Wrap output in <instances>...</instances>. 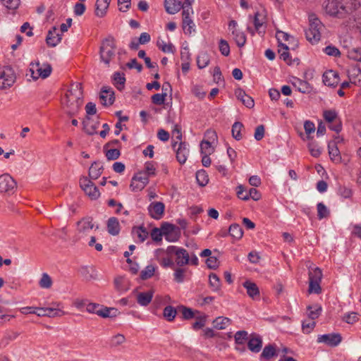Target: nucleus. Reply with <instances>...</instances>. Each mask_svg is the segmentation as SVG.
<instances>
[{
  "label": "nucleus",
  "instance_id": "nucleus-62",
  "mask_svg": "<svg viewBox=\"0 0 361 361\" xmlns=\"http://www.w3.org/2000/svg\"><path fill=\"white\" fill-rule=\"evenodd\" d=\"M166 97V92L157 93L152 96V102L156 105H161L164 103Z\"/></svg>",
  "mask_w": 361,
  "mask_h": 361
},
{
  "label": "nucleus",
  "instance_id": "nucleus-43",
  "mask_svg": "<svg viewBox=\"0 0 361 361\" xmlns=\"http://www.w3.org/2000/svg\"><path fill=\"white\" fill-rule=\"evenodd\" d=\"M209 63V54L205 52H201L197 57V66L200 69H202L207 66Z\"/></svg>",
  "mask_w": 361,
  "mask_h": 361
},
{
  "label": "nucleus",
  "instance_id": "nucleus-63",
  "mask_svg": "<svg viewBox=\"0 0 361 361\" xmlns=\"http://www.w3.org/2000/svg\"><path fill=\"white\" fill-rule=\"evenodd\" d=\"M219 51L221 54L225 56H227L230 54V47L228 42L225 39H220L219 41Z\"/></svg>",
  "mask_w": 361,
  "mask_h": 361
},
{
  "label": "nucleus",
  "instance_id": "nucleus-12",
  "mask_svg": "<svg viewBox=\"0 0 361 361\" xmlns=\"http://www.w3.org/2000/svg\"><path fill=\"white\" fill-rule=\"evenodd\" d=\"M165 205L161 202H152L148 207L150 216L154 219H160L164 212Z\"/></svg>",
  "mask_w": 361,
  "mask_h": 361
},
{
  "label": "nucleus",
  "instance_id": "nucleus-24",
  "mask_svg": "<svg viewBox=\"0 0 361 361\" xmlns=\"http://www.w3.org/2000/svg\"><path fill=\"white\" fill-rule=\"evenodd\" d=\"M108 233L112 235H117L120 233V224L116 217H110L106 224Z\"/></svg>",
  "mask_w": 361,
  "mask_h": 361
},
{
  "label": "nucleus",
  "instance_id": "nucleus-51",
  "mask_svg": "<svg viewBox=\"0 0 361 361\" xmlns=\"http://www.w3.org/2000/svg\"><path fill=\"white\" fill-rule=\"evenodd\" d=\"M52 279L47 273H43L39 281V285L42 288H50L52 286Z\"/></svg>",
  "mask_w": 361,
  "mask_h": 361
},
{
  "label": "nucleus",
  "instance_id": "nucleus-22",
  "mask_svg": "<svg viewBox=\"0 0 361 361\" xmlns=\"http://www.w3.org/2000/svg\"><path fill=\"white\" fill-rule=\"evenodd\" d=\"M189 154V149L187 147L185 142H180L178 148L176 150V159L180 164H183L187 160L188 155Z\"/></svg>",
  "mask_w": 361,
  "mask_h": 361
},
{
  "label": "nucleus",
  "instance_id": "nucleus-29",
  "mask_svg": "<svg viewBox=\"0 0 361 361\" xmlns=\"http://www.w3.org/2000/svg\"><path fill=\"white\" fill-rule=\"evenodd\" d=\"M279 54H280V59L283 60L288 65L293 64V61L290 56V54L288 52L289 47L287 44L280 42V45H279Z\"/></svg>",
  "mask_w": 361,
  "mask_h": 361
},
{
  "label": "nucleus",
  "instance_id": "nucleus-9",
  "mask_svg": "<svg viewBox=\"0 0 361 361\" xmlns=\"http://www.w3.org/2000/svg\"><path fill=\"white\" fill-rule=\"evenodd\" d=\"M342 341V337L340 334H327L319 335L317 337V343H324L329 346L336 347Z\"/></svg>",
  "mask_w": 361,
  "mask_h": 361
},
{
  "label": "nucleus",
  "instance_id": "nucleus-54",
  "mask_svg": "<svg viewBox=\"0 0 361 361\" xmlns=\"http://www.w3.org/2000/svg\"><path fill=\"white\" fill-rule=\"evenodd\" d=\"M348 57L350 59L361 62V48H353L348 51Z\"/></svg>",
  "mask_w": 361,
  "mask_h": 361
},
{
  "label": "nucleus",
  "instance_id": "nucleus-8",
  "mask_svg": "<svg viewBox=\"0 0 361 361\" xmlns=\"http://www.w3.org/2000/svg\"><path fill=\"white\" fill-rule=\"evenodd\" d=\"M341 0H327L323 3L326 13L338 18H341Z\"/></svg>",
  "mask_w": 361,
  "mask_h": 361
},
{
  "label": "nucleus",
  "instance_id": "nucleus-40",
  "mask_svg": "<svg viewBox=\"0 0 361 361\" xmlns=\"http://www.w3.org/2000/svg\"><path fill=\"white\" fill-rule=\"evenodd\" d=\"M231 322V320L225 317H218L213 321L214 328L217 329H224Z\"/></svg>",
  "mask_w": 361,
  "mask_h": 361
},
{
  "label": "nucleus",
  "instance_id": "nucleus-1",
  "mask_svg": "<svg viewBox=\"0 0 361 361\" xmlns=\"http://www.w3.org/2000/svg\"><path fill=\"white\" fill-rule=\"evenodd\" d=\"M83 90L80 82L72 83L62 101L69 116L75 114L82 104Z\"/></svg>",
  "mask_w": 361,
  "mask_h": 361
},
{
  "label": "nucleus",
  "instance_id": "nucleus-50",
  "mask_svg": "<svg viewBox=\"0 0 361 361\" xmlns=\"http://www.w3.org/2000/svg\"><path fill=\"white\" fill-rule=\"evenodd\" d=\"M105 156L107 159V160H116L119 158L121 156V152L118 148H114V149H104Z\"/></svg>",
  "mask_w": 361,
  "mask_h": 361
},
{
  "label": "nucleus",
  "instance_id": "nucleus-10",
  "mask_svg": "<svg viewBox=\"0 0 361 361\" xmlns=\"http://www.w3.org/2000/svg\"><path fill=\"white\" fill-rule=\"evenodd\" d=\"M341 18H345L348 15L357 10L360 4L357 0H341Z\"/></svg>",
  "mask_w": 361,
  "mask_h": 361
},
{
  "label": "nucleus",
  "instance_id": "nucleus-13",
  "mask_svg": "<svg viewBox=\"0 0 361 361\" xmlns=\"http://www.w3.org/2000/svg\"><path fill=\"white\" fill-rule=\"evenodd\" d=\"M262 347V337L256 334H252L247 341V348L252 353H259Z\"/></svg>",
  "mask_w": 361,
  "mask_h": 361
},
{
  "label": "nucleus",
  "instance_id": "nucleus-44",
  "mask_svg": "<svg viewBox=\"0 0 361 361\" xmlns=\"http://www.w3.org/2000/svg\"><path fill=\"white\" fill-rule=\"evenodd\" d=\"M243 124L241 122L236 121L232 126V136L236 140H240L243 137L241 130L243 128Z\"/></svg>",
  "mask_w": 361,
  "mask_h": 361
},
{
  "label": "nucleus",
  "instance_id": "nucleus-60",
  "mask_svg": "<svg viewBox=\"0 0 361 361\" xmlns=\"http://www.w3.org/2000/svg\"><path fill=\"white\" fill-rule=\"evenodd\" d=\"M172 135L173 137H176V139L177 140L176 142H174L172 144L173 147L175 148L176 145L178 144V141L181 142V140H182L181 128L179 125L176 124L174 126L173 129L172 130Z\"/></svg>",
  "mask_w": 361,
  "mask_h": 361
},
{
  "label": "nucleus",
  "instance_id": "nucleus-35",
  "mask_svg": "<svg viewBox=\"0 0 361 361\" xmlns=\"http://www.w3.org/2000/svg\"><path fill=\"white\" fill-rule=\"evenodd\" d=\"M117 314V310L114 307H107L101 305L98 316L102 318L115 317Z\"/></svg>",
  "mask_w": 361,
  "mask_h": 361
},
{
  "label": "nucleus",
  "instance_id": "nucleus-33",
  "mask_svg": "<svg viewBox=\"0 0 361 361\" xmlns=\"http://www.w3.org/2000/svg\"><path fill=\"white\" fill-rule=\"evenodd\" d=\"M132 178H133V180H136L140 183V187L137 188L138 189H144L149 183V176L144 171H139L135 173Z\"/></svg>",
  "mask_w": 361,
  "mask_h": 361
},
{
  "label": "nucleus",
  "instance_id": "nucleus-31",
  "mask_svg": "<svg viewBox=\"0 0 361 361\" xmlns=\"http://www.w3.org/2000/svg\"><path fill=\"white\" fill-rule=\"evenodd\" d=\"M178 310L181 312L182 318L185 320H189L196 317V313L200 314L197 310L194 311L192 309L184 305L178 306Z\"/></svg>",
  "mask_w": 361,
  "mask_h": 361
},
{
  "label": "nucleus",
  "instance_id": "nucleus-17",
  "mask_svg": "<svg viewBox=\"0 0 361 361\" xmlns=\"http://www.w3.org/2000/svg\"><path fill=\"white\" fill-rule=\"evenodd\" d=\"M104 167L98 161H94L92 163L88 171V178L92 180H97L103 173Z\"/></svg>",
  "mask_w": 361,
  "mask_h": 361
},
{
  "label": "nucleus",
  "instance_id": "nucleus-53",
  "mask_svg": "<svg viewBox=\"0 0 361 361\" xmlns=\"http://www.w3.org/2000/svg\"><path fill=\"white\" fill-rule=\"evenodd\" d=\"M317 216L319 219L326 218L329 216V210L323 202H319L317 205Z\"/></svg>",
  "mask_w": 361,
  "mask_h": 361
},
{
  "label": "nucleus",
  "instance_id": "nucleus-61",
  "mask_svg": "<svg viewBox=\"0 0 361 361\" xmlns=\"http://www.w3.org/2000/svg\"><path fill=\"white\" fill-rule=\"evenodd\" d=\"M150 235L154 241L157 243L161 242L162 236L164 235L161 227L160 228H154L151 231Z\"/></svg>",
  "mask_w": 361,
  "mask_h": 361
},
{
  "label": "nucleus",
  "instance_id": "nucleus-55",
  "mask_svg": "<svg viewBox=\"0 0 361 361\" xmlns=\"http://www.w3.org/2000/svg\"><path fill=\"white\" fill-rule=\"evenodd\" d=\"M195 318H196L197 321L192 324V328L195 330L200 329L202 327L204 326L207 316L204 314L196 316Z\"/></svg>",
  "mask_w": 361,
  "mask_h": 361
},
{
  "label": "nucleus",
  "instance_id": "nucleus-14",
  "mask_svg": "<svg viewBox=\"0 0 361 361\" xmlns=\"http://www.w3.org/2000/svg\"><path fill=\"white\" fill-rule=\"evenodd\" d=\"M193 13H189L188 9L186 11H183L182 16H183V29L186 35H191L192 32L195 31L194 27L195 23H193V20L190 18V15Z\"/></svg>",
  "mask_w": 361,
  "mask_h": 361
},
{
  "label": "nucleus",
  "instance_id": "nucleus-25",
  "mask_svg": "<svg viewBox=\"0 0 361 361\" xmlns=\"http://www.w3.org/2000/svg\"><path fill=\"white\" fill-rule=\"evenodd\" d=\"M113 85L119 91H122L125 87L126 78L123 73L115 72L112 76Z\"/></svg>",
  "mask_w": 361,
  "mask_h": 361
},
{
  "label": "nucleus",
  "instance_id": "nucleus-56",
  "mask_svg": "<svg viewBox=\"0 0 361 361\" xmlns=\"http://www.w3.org/2000/svg\"><path fill=\"white\" fill-rule=\"evenodd\" d=\"M157 47L164 53H172L175 51L174 46L171 43L166 44L164 41H157Z\"/></svg>",
  "mask_w": 361,
  "mask_h": 361
},
{
  "label": "nucleus",
  "instance_id": "nucleus-20",
  "mask_svg": "<svg viewBox=\"0 0 361 361\" xmlns=\"http://www.w3.org/2000/svg\"><path fill=\"white\" fill-rule=\"evenodd\" d=\"M348 75L351 83L361 85V68L357 66H353L348 71Z\"/></svg>",
  "mask_w": 361,
  "mask_h": 361
},
{
  "label": "nucleus",
  "instance_id": "nucleus-28",
  "mask_svg": "<svg viewBox=\"0 0 361 361\" xmlns=\"http://www.w3.org/2000/svg\"><path fill=\"white\" fill-rule=\"evenodd\" d=\"M153 298V291L139 293L137 295V302L141 306H147L152 301Z\"/></svg>",
  "mask_w": 361,
  "mask_h": 361
},
{
  "label": "nucleus",
  "instance_id": "nucleus-34",
  "mask_svg": "<svg viewBox=\"0 0 361 361\" xmlns=\"http://www.w3.org/2000/svg\"><path fill=\"white\" fill-rule=\"evenodd\" d=\"M307 310V317L313 321L320 316L322 311V307L319 305H309Z\"/></svg>",
  "mask_w": 361,
  "mask_h": 361
},
{
  "label": "nucleus",
  "instance_id": "nucleus-27",
  "mask_svg": "<svg viewBox=\"0 0 361 361\" xmlns=\"http://www.w3.org/2000/svg\"><path fill=\"white\" fill-rule=\"evenodd\" d=\"M293 85L295 88H297V90L300 92L304 94H309L311 92L312 90V87H311L309 82L298 78L295 79V81L293 82Z\"/></svg>",
  "mask_w": 361,
  "mask_h": 361
},
{
  "label": "nucleus",
  "instance_id": "nucleus-5",
  "mask_svg": "<svg viewBox=\"0 0 361 361\" xmlns=\"http://www.w3.org/2000/svg\"><path fill=\"white\" fill-rule=\"evenodd\" d=\"M80 187L85 193L91 199L97 200L100 196V192L94 183L86 176L80 178Z\"/></svg>",
  "mask_w": 361,
  "mask_h": 361
},
{
  "label": "nucleus",
  "instance_id": "nucleus-15",
  "mask_svg": "<svg viewBox=\"0 0 361 361\" xmlns=\"http://www.w3.org/2000/svg\"><path fill=\"white\" fill-rule=\"evenodd\" d=\"M92 221V217L86 216L78 221L77 226L78 233L81 234H87L94 226Z\"/></svg>",
  "mask_w": 361,
  "mask_h": 361
},
{
  "label": "nucleus",
  "instance_id": "nucleus-57",
  "mask_svg": "<svg viewBox=\"0 0 361 361\" xmlns=\"http://www.w3.org/2000/svg\"><path fill=\"white\" fill-rule=\"evenodd\" d=\"M155 271V267L153 265H147L140 273V278L142 280H147L151 278Z\"/></svg>",
  "mask_w": 361,
  "mask_h": 361
},
{
  "label": "nucleus",
  "instance_id": "nucleus-32",
  "mask_svg": "<svg viewBox=\"0 0 361 361\" xmlns=\"http://www.w3.org/2000/svg\"><path fill=\"white\" fill-rule=\"evenodd\" d=\"M190 256L188 251L184 248H180L179 252L176 253V262L177 265L182 267L188 264Z\"/></svg>",
  "mask_w": 361,
  "mask_h": 361
},
{
  "label": "nucleus",
  "instance_id": "nucleus-45",
  "mask_svg": "<svg viewBox=\"0 0 361 361\" xmlns=\"http://www.w3.org/2000/svg\"><path fill=\"white\" fill-rule=\"evenodd\" d=\"M90 118L89 116H86L85 119L82 121L83 130L88 135H94L97 133L96 129L97 128V125H93L90 123Z\"/></svg>",
  "mask_w": 361,
  "mask_h": 361
},
{
  "label": "nucleus",
  "instance_id": "nucleus-26",
  "mask_svg": "<svg viewBox=\"0 0 361 361\" xmlns=\"http://www.w3.org/2000/svg\"><path fill=\"white\" fill-rule=\"evenodd\" d=\"M278 355V353L274 344H269L266 345L260 355L261 359L269 360L271 358Z\"/></svg>",
  "mask_w": 361,
  "mask_h": 361
},
{
  "label": "nucleus",
  "instance_id": "nucleus-21",
  "mask_svg": "<svg viewBox=\"0 0 361 361\" xmlns=\"http://www.w3.org/2000/svg\"><path fill=\"white\" fill-rule=\"evenodd\" d=\"M243 286L247 290L248 296L252 299L255 300L259 296V290L255 283L247 280L243 283Z\"/></svg>",
  "mask_w": 361,
  "mask_h": 361
},
{
  "label": "nucleus",
  "instance_id": "nucleus-58",
  "mask_svg": "<svg viewBox=\"0 0 361 361\" xmlns=\"http://www.w3.org/2000/svg\"><path fill=\"white\" fill-rule=\"evenodd\" d=\"M126 341L124 335L121 334H117L116 335L111 337L110 340V345L113 347H117L123 344Z\"/></svg>",
  "mask_w": 361,
  "mask_h": 361
},
{
  "label": "nucleus",
  "instance_id": "nucleus-16",
  "mask_svg": "<svg viewBox=\"0 0 361 361\" xmlns=\"http://www.w3.org/2000/svg\"><path fill=\"white\" fill-rule=\"evenodd\" d=\"M56 31V27H53L49 30L46 37V42L49 47H54L61 42L62 35L57 33Z\"/></svg>",
  "mask_w": 361,
  "mask_h": 361
},
{
  "label": "nucleus",
  "instance_id": "nucleus-37",
  "mask_svg": "<svg viewBox=\"0 0 361 361\" xmlns=\"http://www.w3.org/2000/svg\"><path fill=\"white\" fill-rule=\"evenodd\" d=\"M232 35H233V39L239 47H243L246 43V36L243 32H241L238 30H233L232 32Z\"/></svg>",
  "mask_w": 361,
  "mask_h": 361
},
{
  "label": "nucleus",
  "instance_id": "nucleus-38",
  "mask_svg": "<svg viewBox=\"0 0 361 361\" xmlns=\"http://www.w3.org/2000/svg\"><path fill=\"white\" fill-rule=\"evenodd\" d=\"M56 307H47L45 311L47 312V317H60L66 314V312L63 311L59 307L60 306L59 303L56 304Z\"/></svg>",
  "mask_w": 361,
  "mask_h": 361
},
{
  "label": "nucleus",
  "instance_id": "nucleus-4",
  "mask_svg": "<svg viewBox=\"0 0 361 361\" xmlns=\"http://www.w3.org/2000/svg\"><path fill=\"white\" fill-rule=\"evenodd\" d=\"M14 70L9 66L0 67V90L11 87L16 82Z\"/></svg>",
  "mask_w": 361,
  "mask_h": 361
},
{
  "label": "nucleus",
  "instance_id": "nucleus-64",
  "mask_svg": "<svg viewBox=\"0 0 361 361\" xmlns=\"http://www.w3.org/2000/svg\"><path fill=\"white\" fill-rule=\"evenodd\" d=\"M324 51L326 54L331 56L338 57L341 56V51H339V49L332 45H329L326 47L324 49Z\"/></svg>",
  "mask_w": 361,
  "mask_h": 361
},
{
  "label": "nucleus",
  "instance_id": "nucleus-7",
  "mask_svg": "<svg viewBox=\"0 0 361 361\" xmlns=\"http://www.w3.org/2000/svg\"><path fill=\"white\" fill-rule=\"evenodd\" d=\"M161 228L163 235L165 236L166 240L174 242L179 239L180 230L176 226L168 222H164L161 224Z\"/></svg>",
  "mask_w": 361,
  "mask_h": 361
},
{
  "label": "nucleus",
  "instance_id": "nucleus-46",
  "mask_svg": "<svg viewBox=\"0 0 361 361\" xmlns=\"http://www.w3.org/2000/svg\"><path fill=\"white\" fill-rule=\"evenodd\" d=\"M209 283L213 291H218L221 288V281L216 274L212 273L209 276Z\"/></svg>",
  "mask_w": 361,
  "mask_h": 361
},
{
  "label": "nucleus",
  "instance_id": "nucleus-52",
  "mask_svg": "<svg viewBox=\"0 0 361 361\" xmlns=\"http://www.w3.org/2000/svg\"><path fill=\"white\" fill-rule=\"evenodd\" d=\"M200 152L202 154L210 155L214 152V148L208 140H202L200 143Z\"/></svg>",
  "mask_w": 361,
  "mask_h": 361
},
{
  "label": "nucleus",
  "instance_id": "nucleus-41",
  "mask_svg": "<svg viewBox=\"0 0 361 361\" xmlns=\"http://www.w3.org/2000/svg\"><path fill=\"white\" fill-rule=\"evenodd\" d=\"M249 338L247 331L244 330L238 331L234 335L235 343L238 345H245Z\"/></svg>",
  "mask_w": 361,
  "mask_h": 361
},
{
  "label": "nucleus",
  "instance_id": "nucleus-23",
  "mask_svg": "<svg viewBox=\"0 0 361 361\" xmlns=\"http://www.w3.org/2000/svg\"><path fill=\"white\" fill-rule=\"evenodd\" d=\"M164 6L168 13L175 14L180 10L181 1L180 0H165Z\"/></svg>",
  "mask_w": 361,
  "mask_h": 361
},
{
  "label": "nucleus",
  "instance_id": "nucleus-47",
  "mask_svg": "<svg viewBox=\"0 0 361 361\" xmlns=\"http://www.w3.org/2000/svg\"><path fill=\"white\" fill-rule=\"evenodd\" d=\"M196 180L200 186H205L209 182V177L207 172L203 169L197 171L196 173Z\"/></svg>",
  "mask_w": 361,
  "mask_h": 361
},
{
  "label": "nucleus",
  "instance_id": "nucleus-48",
  "mask_svg": "<svg viewBox=\"0 0 361 361\" xmlns=\"http://www.w3.org/2000/svg\"><path fill=\"white\" fill-rule=\"evenodd\" d=\"M114 286L118 291H126L129 288L128 281L121 276H118L114 279Z\"/></svg>",
  "mask_w": 361,
  "mask_h": 361
},
{
  "label": "nucleus",
  "instance_id": "nucleus-3",
  "mask_svg": "<svg viewBox=\"0 0 361 361\" xmlns=\"http://www.w3.org/2000/svg\"><path fill=\"white\" fill-rule=\"evenodd\" d=\"M322 22L314 15L310 16V27L305 31L307 39L312 44L318 42L321 38Z\"/></svg>",
  "mask_w": 361,
  "mask_h": 361
},
{
  "label": "nucleus",
  "instance_id": "nucleus-30",
  "mask_svg": "<svg viewBox=\"0 0 361 361\" xmlns=\"http://www.w3.org/2000/svg\"><path fill=\"white\" fill-rule=\"evenodd\" d=\"M51 66L50 64H44V67H39L37 68V72H38V75L37 76H34V71L30 68V71L31 72V74H32V77L35 79V80H37L39 77H41L42 78H46L47 77H49L51 73Z\"/></svg>",
  "mask_w": 361,
  "mask_h": 361
},
{
  "label": "nucleus",
  "instance_id": "nucleus-18",
  "mask_svg": "<svg viewBox=\"0 0 361 361\" xmlns=\"http://www.w3.org/2000/svg\"><path fill=\"white\" fill-rule=\"evenodd\" d=\"M338 82L339 76L336 72L329 70L323 74V82L325 85L334 87L338 83Z\"/></svg>",
  "mask_w": 361,
  "mask_h": 361
},
{
  "label": "nucleus",
  "instance_id": "nucleus-49",
  "mask_svg": "<svg viewBox=\"0 0 361 361\" xmlns=\"http://www.w3.org/2000/svg\"><path fill=\"white\" fill-rule=\"evenodd\" d=\"M322 278V270L317 267L309 271V281L321 282Z\"/></svg>",
  "mask_w": 361,
  "mask_h": 361
},
{
  "label": "nucleus",
  "instance_id": "nucleus-19",
  "mask_svg": "<svg viewBox=\"0 0 361 361\" xmlns=\"http://www.w3.org/2000/svg\"><path fill=\"white\" fill-rule=\"evenodd\" d=\"M329 154L331 160L336 164L341 162V155L336 142H329L328 144Z\"/></svg>",
  "mask_w": 361,
  "mask_h": 361
},
{
  "label": "nucleus",
  "instance_id": "nucleus-2",
  "mask_svg": "<svg viewBox=\"0 0 361 361\" xmlns=\"http://www.w3.org/2000/svg\"><path fill=\"white\" fill-rule=\"evenodd\" d=\"M116 45L115 39L109 36L102 41L99 47V56L102 62L107 65L110 64L116 54Z\"/></svg>",
  "mask_w": 361,
  "mask_h": 361
},
{
  "label": "nucleus",
  "instance_id": "nucleus-59",
  "mask_svg": "<svg viewBox=\"0 0 361 361\" xmlns=\"http://www.w3.org/2000/svg\"><path fill=\"white\" fill-rule=\"evenodd\" d=\"M323 116L328 123H333L337 120V112L335 110H326L323 112Z\"/></svg>",
  "mask_w": 361,
  "mask_h": 361
},
{
  "label": "nucleus",
  "instance_id": "nucleus-6",
  "mask_svg": "<svg viewBox=\"0 0 361 361\" xmlns=\"http://www.w3.org/2000/svg\"><path fill=\"white\" fill-rule=\"evenodd\" d=\"M17 188V183L8 173L0 176V192L13 194Z\"/></svg>",
  "mask_w": 361,
  "mask_h": 361
},
{
  "label": "nucleus",
  "instance_id": "nucleus-39",
  "mask_svg": "<svg viewBox=\"0 0 361 361\" xmlns=\"http://www.w3.org/2000/svg\"><path fill=\"white\" fill-rule=\"evenodd\" d=\"M19 335L20 334L16 331H10L6 332L0 342V345L6 347L10 341L16 340Z\"/></svg>",
  "mask_w": 361,
  "mask_h": 361
},
{
  "label": "nucleus",
  "instance_id": "nucleus-42",
  "mask_svg": "<svg viewBox=\"0 0 361 361\" xmlns=\"http://www.w3.org/2000/svg\"><path fill=\"white\" fill-rule=\"evenodd\" d=\"M178 308L176 309L173 306L168 305L164 307L163 311L164 317L169 322H172L174 320L176 314H177Z\"/></svg>",
  "mask_w": 361,
  "mask_h": 361
},
{
  "label": "nucleus",
  "instance_id": "nucleus-11",
  "mask_svg": "<svg viewBox=\"0 0 361 361\" xmlns=\"http://www.w3.org/2000/svg\"><path fill=\"white\" fill-rule=\"evenodd\" d=\"M103 106H109L114 104L115 101V93L113 89L108 86L102 87L99 95Z\"/></svg>",
  "mask_w": 361,
  "mask_h": 361
},
{
  "label": "nucleus",
  "instance_id": "nucleus-36",
  "mask_svg": "<svg viewBox=\"0 0 361 361\" xmlns=\"http://www.w3.org/2000/svg\"><path fill=\"white\" fill-rule=\"evenodd\" d=\"M228 234L236 240L243 237V231L241 226L238 224H233L229 226Z\"/></svg>",
  "mask_w": 361,
  "mask_h": 361
}]
</instances>
